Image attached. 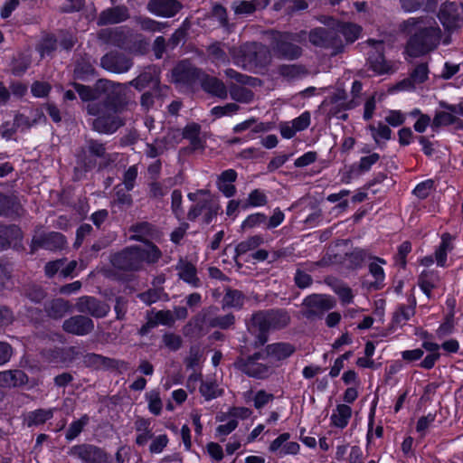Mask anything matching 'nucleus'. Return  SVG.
I'll return each instance as SVG.
<instances>
[{
	"instance_id": "obj_1",
	"label": "nucleus",
	"mask_w": 463,
	"mask_h": 463,
	"mask_svg": "<svg viewBox=\"0 0 463 463\" xmlns=\"http://www.w3.org/2000/svg\"><path fill=\"white\" fill-rule=\"evenodd\" d=\"M99 87L104 94L99 101L87 106L88 114L95 116L92 128L100 134H112L124 125L120 114L128 109L130 102L128 84L102 79Z\"/></svg>"
},
{
	"instance_id": "obj_2",
	"label": "nucleus",
	"mask_w": 463,
	"mask_h": 463,
	"mask_svg": "<svg viewBox=\"0 0 463 463\" xmlns=\"http://www.w3.org/2000/svg\"><path fill=\"white\" fill-rule=\"evenodd\" d=\"M162 252L152 242L146 246H130L114 254L111 258L112 265L125 271H137L142 269L143 263L153 264L158 261Z\"/></svg>"
},
{
	"instance_id": "obj_3",
	"label": "nucleus",
	"mask_w": 463,
	"mask_h": 463,
	"mask_svg": "<svg viewBox=\"0 0 463 463\" xmlns=\"http://www.w3.org/2000/svg\"><path fill=\"white\" fill-rule=\"evenodd\" d=\"M307 38L306 31L298 33L272 31L270 53L278 60L296 61L303 55L300 46Z\"/></svg>"
},
{
	"instance_id": "obj_4",
	"label": "nucleus",
	"mask_w": 463,
	"mask_h": 463,
	"mask_svg": "<svg viewBox=\"0 0 463 463\" xmlns=\"http://www.w3.org/2000/svg\"><path fill=\"white\" fill-rule=\"evenodd\" d=\"M98 37L104 43L111 44L135 55H144L148 43L140 34L125 27L106 28L99 32Z\"/></svg>"
},
{
	"instance_id": "obj_5",
	"label": "nucleus",
	"mask_w": 463,
	"mask_h": 463,
	"mask_svg": "<svg viewBox=\"0 0 463 463\" xmlns=\"http://www.w3.org/2000/svg\"><path fill=\"white\" fill-rule=\"evenodd\" d=\"M289 321L290 317L285 309H269L253 314L251 329L256 333L254 347H260L267 343L270 329L284 328Z\"/></svg>"
},
{
	"instance_id": "obj_6",
	"label": "nucleus",
	"mask_w": 463,
	"mask_h": 463,
	"mask_svg": "<svg viewBox=\"0 0 463 463\" xmlns=\"http://www.w3.org/2000/svg\"><path fill=\"white\" fill-rule=\"evenodd\" d=\"M424 24V28L414 33L408 41L406 52L411 57L424 55L432 50L434 45V28L430 21L426 22L423 17L410 18L404 22V27Z\"/></svg>"
},
{
	"instance_id": "obj_7",
	"label": "nucleus",
	"mask_w": 463,
	"mask_h": 463,
	"mask_svg": "<svg viewBox=\"0 0 463 463\" xmlns=\"http://www.w3.org/2000/svg\"><path fill=\"white\" fill-rule=\"evenodd\" d=\"M108 156L106 144L94 138H86L84 144L75 152L78 166L84 172L96 167L98 159Z\"/></svg>"
},
{
	"instance_id": "obj_8",
	"label": "nucleus",
	"mask_w": 463,
	"mask_h": 463,
	"mask_svg": "<svg viewBox=\"0 0 463 463\" xmlns=\"http://www.w3.org/2000/svg\"><path fill=\"white\" fill-rule=\"evenodd\" d=\"M270 50L260 43H246L242 44L235 57L237 64L243 68L248 66L263 67L271 61Z\"/></svg>"
},
{
	"instance_id": "obj_9",
	"label": "nucleus",
	"mask_w": 463,
	"mask_h": 463,
	"mask_svg": "<svg viewBox=\"0 0 463 463\" xmlns=\"http://www.w3.org/2000/svg\"><path fill=\"white\" fill-rule=\"evenodd\" d=\"M335 305V301L327 295L311 294L304 298L300 312L303 317L307 320L320 319Z\"/></svg>"
},
{
	"instance_id": "obj_10",
	"label": "nucleus",
	"mask_w": 463,
	"mask_h": 463,
	"mask_svg": "<svg viewBox=\"0 0 463 463\" xmlns=\"http://www.w3.org/2000/svg\"><path fill=\"white\" fill-rule=\"evenodd\" d=\"M265 359L263 352H257L246 358L238 357L234 362V366L249 377L266 379L271 374L272 370L270 365L259 362Z\"/></svg>"
},
{
	"instance_id": "obj_11",
	"label": "nucleus",
	"mask_w": 463,
	"mask_h": 463,
	"mask_svg": "<svg viewBox=\"0 0 463 463\" xmlns=\"http://www.w3.org/2000/svg\"><path fill=\"white\" fill-rule=\"evenodd\" d=\"M308 39L315 46L331 49L332 55L341 52L344 49V42L335 28H315L310 31Z\"/></svg>"
},
{
	"instance_id": "obj_12",
	"label": "nucleus",
	"mask_w": 463,
	"mask_h": 463,
	"mask_svg": "<svg viewBox=\"0 0 463 463\" xmlns=\"http://www.w3.org/2000/svg\"><path fill=\"white\" fill-rule=\"evenodd\" d=\"M68 454L81 463H109L111 456L102 448L90 443L72 446Z\"/></svg>"
},
{
	"instance_id": "obj_13",
	"label": "nucleus",
	"mask_w": 463,
	"mask_h": 463,
	"mask_svg": "<svg viewBox=\"0 0 463 463\" xmlns=\"http://www.w3.org/2000/svg\"><path fill=\"white\" fill-rule=\"evenodd\" d=\"M133 65V59L118 51H110L100 59V66L104 70L117 74L128 72Z\"/></svg>"
},
{
	"instance_id": "obj_14",
	"label": "nucleus",
	"mask_w": 463,
	"mask_h": 463,
	"mask_svg": "<svg viewBox=\"0 0 463 463\" xmlns=\"http://www.w3.org/2000/svg\"><path fill=\"white\" fill-rule=\"evenodd\" d=\"M75 308L81 314H88L96 318L105 317L110 310L109 304L91 296L79 298Z\"/></svg>"
},
{
	"instance_id": "obj_15",
	"label": "nucleus",
	"mask_w": 463,
	"mask_h": 463,
	"mask_svg": "<svg viewBox=\"0 0 463 463\" xmlns=\"http://www.w3.org/2000/svg\"><path fill=\"white\" fill-rule=\"evenodd\" d=\"M203 71L196 68L189 61H181L175 65L172 71V77L174 81L192 85L198 80H201L203 76Z\"/></svg>"
},
{
	"instance_id": "obj_16",
	"label": "nucleus",
	"mask_w": 463,
	"mask_h": 463,
	"mask_svg": "<svg viewBox=\"0 0 463 463\" xmlns=\"http://www.w3.org/2000/svg\"><path fill=\"white\" fill-rule=\"evenodd\" d=\"M367 43L372 47L368 52V62L370 68L378 74L388 73L391 66L384 58V43L383 41L369 39Z\"/></svg>"
},
{
	"instance_id": "obj_17",
	"label": "nucleus",
	"mask_w": 463,
	"mask_h": 463,
	"mask_svg": "<svg viewBox=\"0 0 463 463\" xmlns=\"http://www.w3.org/2000/svg\"><path fill=\"white\" fill-rule=\"evenodd\" d=\"M62 329L68 334L83 336L94 330V322L87 316L75 315L63 321Z\"/></svg>"
},
{
	"instance_id": "obj_18",
	"label": "nucleus",
	"mask_w": 463,
	"mask_h": 463,
	"mask_svg": "<svg viewBox=\"0 0 463 463\" xmlns=\"http://www.w3.org/2000/svg\"><path fill=\"white\" fill-rule=\"evenodd\" d=\"M182 7L178 0H149L146 5L151 14L162 17H173Z\"/></svg>"
},
{
	"instance_id": "obj_19",
	"label": "nucleus",
	"mask_w": 463,
	"mask_h": 463,
	"mask_svg": "<svg viewBox=\"0 0 463 463\" xmlns=\"http://www.w3.org/2000/svg\"><path fill=\"white\" fill-rule=\"evenodd\" d=\"M129 17L128 9L125 5H117L109 7L99 14L97 24L104 26L108 24H115L128 20Z\"/></svg>"
},
{
	"instance_id": "obj_20",
	"label": "nucleus",
	"mask_w": 463,
	"mask_h": 463,
	"mask_svg": "<svg viewBox=\"0 0 463 463\" xmlns=\"http://www.w3.org/2000/svg\"><path fill=\"white\" fill-rule=\"evenodd\" d=\"M66 243L64 235L60 232H52L43 235H41L33 240V247L43 248L48 250H61Z\"/></svg>"
},
{
	"instance_id": "obj_21",
	"label": "nucleus",
	"mask_w": 463,
	"mask_h": 463,
	"mask_svg": "<svg viewBox=\"0 0 463 463\" xmlns=\"http://www.w3.org/2000/svg\"><path fill=\"white\" fill-rule=\"evenodd\" d=\"M160 83L158 71L156 67L148 66L135 79L130 80L128 85L134 87L138 91L143 90L149 85L158 87Z\"/></svg>"
},
{
	"instance_id": "obj_22",
	"label": "nucleus",
	"mask_w": 463,
	"mask_h": 463,
	"mask_svg": "<svg viewBox=\"0 0 463 463\" xmlns=\"http://www.w3.org/2000/svg\"><path fill=\"white\" fill-rule=\"evenodd\" d=\"M438 17L443 26L449 30L455 28L460 19V12L456 3H445L441 5Z\"/></svg>"
},
{
	"instance_id": "obj_23",
	"label": "nucleus",
	"mask_w": 463,
	"mask_h": 463,
	"mask_svg": "<svg viewBox=\"0 0 463 463\" xmlns=\"http://www.w3.org/2000/svg\"><path fill=\"white\" fill-rule=\"evenodd\" d=\"M175 269L178 271L180 279L190 284L193 288L201 287L202 283L197 276V269L193 263L180 258L175 266Z\"/></svg>"
},
{
	"instance_id": "obj_24",
	"label": "nucleus",
	"mask_w": 463,
	"mask_h": 463,
	"mask_svg": "<svg viewBox=\"0 0 463 463\" xmlns=\"http://www.w3.org/2000/svg\"><path fill=\"white\" fill-rule=\"evenodd\" d=\"M203 90L212 96L225 99L228 97V90L225 84L216 77L209 76L203 73L201 79Z\"/></svg>"
},
{
	"instance_id": "obj_25",
	"label": "nucleus",
	"mask_w": 463,
	"mask_h": 463,
	"mask_svg": "<svg viewBox=\"0 0 463 463\" xmlns=\"http://www.w3.org/2000/svg\"><path fill=\"white\" fill-rule=\"evenodd\" d=\"M23 213L24 209L16 197L0 193V216L18 218Z\"/></svg>"
},
{
	"instance_id": "obj_26",
	"label": "nucleus",
	"mask_w": 463,
	"mask_h": 463,
	"mask_svg": "<svg viewBox=\"0 0 463 463\" xmlns=\"http://www.w3.org/2000/svg\"><path fill=\"white\" fill-rule=\"evenodd\" d=\"M82 363L86 367L100 370L115 368L118 361L95 353H88L82 355Z\"/></svg>"
},
{
	"instance_id": "obj_27",
	"label": "nucleus",
	"mask_w": 463,
	"mask_h": 463,
	"mask_svg": "<svg viewBox=\"0 0 463 463\" xmlns=\"http://www.w3.org/2000/svg\"><path fill=\"white\" fill-rule=\"evenodd\" d=\"M296 348L289 343H275L268 345L265 348V357H270L275 361H281L292 355Z\"/></svg>"
},
{
	"instance_id": "obj_28",
	"label": "nucleus",
	"mask_w": 463,
	"mask_h": 463,
	"mask_svg": "<svg viewBox=\"0 0 463 463\" xmlns=\"http://www.w3.org/2000/svg\"><path fill=\"white\" fill-rule=\"evenodd\" d=\"M278 74L288 81H294L308 75V70L303 64H280L277 68Z\"/></svg>"
},
{
	"instance_id": "obj_29",
	"label": "nucleus",
	"mask_w": 463,
	"mask_h": 463,
	"mask_svg": "<svg viewBox=\"0 0 463 463\" xmlns=\"http://www.w3.org/2000/svg\"><path fill=\"white\" fill-rule=\"evenodd\" d=\"M28 382L26 373L21 370H10L0 372L1 387L21 386Z\"/></svg>"
},
{
	"instance_id": "obj_30",
	"label": "nucleus",
	"mask_w": 463,
	"mask_h": 463,
	"mask_svg": "<svg viewBox=\"0 0 463 463\" xmlns=\"http://www.w3.org/2000/svg\"><path fill=\"white\" fill-rule=\"evenodd\" d=\"M454 237L449 233L441 235V241L439 249L436 250V265L439 267L448 266V253L454 249Z\"/></svg>"
},
{
	"instance_id": "obj_31",
	"label": "nucleus",
	"mask_w": 463,
	"mask_h": 463,
	"mask_svg": "<svg viewBox=\"0 0 463 463\" xmlns=\"http://www.w3.org/2000/svg\"><path fill=\"white\" fill-rule=\"evenodd\" d=\"M55 408L50 409H37L27 413L25 421L28 427L40 426L44 424L47 420L52 419Z\"/></svg>"
},
{
	"instance_id": "obj_32",
	"label": "nucleus",
	"mask_w": 463,
	"mask_h": 463,
	"mask_svg": "<svg viewBox=\"0 0 463 463\" xmlns=\"http://www.w3.org/2000/svg\"><path fill=\"white\" fill-rule=\"evenodd\" d=\"M69 301L63 298H55L45 305L44 310L47 316L53 319H60L69 311Z\"/></svg>"
},
{
	"instance_id": "obj_33",
	"label": "nucleus",
	"mask_w": 463,
	"mask_h": 463,
	"mask_svg": "<svg viewBox=\"0 0 463 463\" xmlns=\"http://www.w3.org/2000/svg\"><path fill=\"white\" fill-rule=\"evenodd\" d=\"M326 283L333 291L338 295L344 304H349L353 301L354 296L352 289L343 281L337 279H327Z\"/></svg>"
},
{
	"instance_id": "obj_34",
	"label": "nucleus",
	"mask_w": 463,
	"mask_h": 463,
	"mask_svg": "<svg viewBox=\"0 0 463 463\" xmlns=\"http://www.w3.org/2000/svg\"><path fill=\"white\" fill-rule=\"evenodd\" d=\"M245 300L246 297L241 291L227 288L222 298V307L241 309L243 307Z\"/></svg>"
},
{
	"instance_id": "obj_35",
	"label": "nucleus",
	"mask_w": 463,
	"mask_h": 463,
	"mask_svg": "<svg viewBox=\"0 0 463 463\" xmlns=\"http://www.w3.org/2000/svg\"><path fill=\"white\" fill-rule=\"evenodd\" d=\"M351 416V407L346 404H339L336 406L335 411L331 415V421L335 427L344 429L348 424Z\"/></svg>"
},
{
	"instance_id": "obj_36",
	"label": "nucleus",
	"mask_w": 463,
	"mask_h": 463,
	"mask_svg": "<svg viewBox=\"0 0 463 463\" xmlns=\"http://www.w3.org/2000/svg\"><path fill=\"white\" fill-rule=\"evenodd\" d=\"M335 29L338 32V34L341 37H345V42L349 43L358 39L361 33V27L351 23H337Z\"/></svg>"
},
{
	"instance_id": "obj_37",
	"label": "nucleus",
	"mask_w": 463,
	"mask_h": 463,
	"mask_svg": "<svg viewBox=\"0 0 463 463\" xmlns=\"http://www.w3.org/2000/svg\"><path fill=\"white\" fill-rule=\"evenodd\" d=\"M264 242V239L261 235H254L249 237L247 240L240 242L235 247L234 260L237 261L239 256L247 253L250 250L257 249L260 245Z\"/></svg>"
},
{
	"instance_id": "obj_38",
	"label": "nucleus",
	"mask_w": 463,
	"mask_h": 463,
	"mask_svg": "<svg viewBox=\"0 0 463 463\" xmlns=\"http://www.w3.org/2000/svg\"><path fill=\"white\" fill-rule=\"evenodd\" d=\"M231 98L240 103H250L254 99V93L251 90L236 84H232L229 88Z\"/></svg>"
},
{
	"instance_id": "obj_39",
	"label": "nucleus",
	"mask_w": 463,
	"mask_h": 463,
	"mask_svg": "<svg viewBox=\"0 0 463 463\" xmlns=\"http://www.w3.org/2000/svg\"><path fill=\"white\" fill-rule=\"evenodd\" d=\"M137 298L145 304L150 306L161 299H168V296L165 293L163 288H153L148 290L137 294Z\"/></svg>"
},
{
	"instance_id": "obj_40",
	"label": "nucleus",
	"mask_w": 463,
	"mask_h": 463,
	"mask_svg": "<svg viewBox=\"0 0 463 463\" xmlns=\"http://www.w3.org/2000/svg\"><path fill=\"white\" fill-rule=\"evenodd\" d=\"M450 111L451 112L443 111L436 113V127L454 124L456 129H463V121L453 114L455 109L451 107Z\"/></svg>"
},
{
	"instance_id": "obj_41",
	"label": "nucleus",
	"mask_w": 463,
	"mask_h": 463,
	"mask_svg": "<svg viewBox=\"0 0 463 463\" xmlns=\"http://www.w3.org/2000/svg\"><path fill=\"white\" fill-rule=\"evenodd\" d=\"M235 324V317L230 313L224 316H217L207 319V325L213 328H220L227 330L232 327Z\"/></svg>"
},
{
	"instance_id": "obj_42",
	"label": "nucleus",
	"mask_w": 463,
	"mask_h": 463,
	"mask_svg": "<svg viewBox=\"0 0 463 463\" xmlns=\"http://www.w3.org/2000/svg\"><path fill=\"white\" fill-rule=\"evenodd\" d=\"M89 422L90 417L87 414H84L79 420L72 421L66 431V439L71 441L76 439Z\"/></svg>"
},
{
	"instance_id": "obj_43",
	"label": "nucleus",
	"mask_w": 463,
	"mask_h": 463,
	"mask_svg": "<svg viewBox=\"0 0 463 463\" xmlns=\"http://www.w3.org/2000/svg\"><path fill=\"white\" fill-rule=\"evenodd\" d=\"M136 21L143 31L151 33L162 32L168 27L167 23L157 22L149 17L138 16Z\"/></svg>"
},
{
	"instance_id": "obj_44",
	"label": "nucleus",
	"mask_w": 463,
	"mask_h": 463,
	"mask_svg": "<svg viewBox=\"0 0 463 463\" xmlns=\"http://www.w3.org/2000/svg\"><path fill=\"white\" fill-rule=\"evenodd\" d=\"M23 295L32 302L38 304L46 298L44 289L36 284H28L23 288Z\"/></svg>"
},
{
	"instance_id": "obj_45",
	"label": "nucleus",
	"mask_w": 463,
	"mask_h": 463,
	"mask_svg": "<svg viewBox=\"0 0 463 463\" xmlns=\"http://www.w3.org/2000/svg\"><path fill=\"white\" fill-rule=\"evenodd\" d=\"M418 285L422 292L430 298L434 287V273L432 270H423L418 279Z\"/></svg>"
},
{
	"instance_id": "obj_46",
	"label": "nucleus",
	"mask_w": 463,
	"mask_h": 463,
	"mask_svg": "<svg viewBox=\"0 0 463 463\" xmlns=\"http://www.w3.org/2000/svg\"><path fill=\"white\" fill-rule=\"evenodd\" d=\"M414 314V307L401 305L392 317V326L404 325Z\"/></svg>"
},
{
	"instance_id": "obj_47",
	"label": "nucleus",
	"mask_w": 463,
	"mask_h": 463,
	"mask_svg": "<svg viewBox=\"0 0 463 463\" xmlns=\"http://www.w3.org/2000/svg\"><path fill=\"white\" fill-rule=\"evenodd\" d=\"M199 391L207 401L215 399L222 394V391L218 388V384L213 381L203 382Z\"/></svg>"
},
{
	"instance_id": "obj_48",
	"label": "nucleus",
	"mask_w": 463,
	"mask_h": 463,
	"mask_svg": "<svg viewBox=\"0 0 463 463\" xmlns=\"http://www.w3.org/2000/svg\"><path fill=\"white\" fill-rule=\"evenodd\" d=\"M42 357L48 363H65L63 356V347H52L43 349L41 352Z\"/></svg>"
},
{
	"instance_id": "obj_49",
	"label": "nucleus",
	"mask_w": 463,
	"mask_h": 463,
	"mask_svg": "<svg viewBox=\"0 0 463 463\" xmlns=\"http://www.w3.org/2000/svg\"><path fill=\"white\" fill-rule=\"evenodd\" d=\"M268 203L266 194L259 189L251 191L248 197V202L241 205L246 210L249 206H263Z\"/></svg>"
},
{
	"instance_id": "obj_50",
	"label": "nucleus",
	"mask_w": 463,
	"mask_h": 463,
	"mask_svg": "<svg viewBox=\"0 0 463 463\" xmlns=\"http://www.w3.org/2000/svg\"><path fill=\"white\" fill-rule=\"evenodd\" d=\"M57 47V40L53 35L44 36L39 43L37 50L42 56L52 54Z\"/></svg>"
},
{
	"instance_id": "obj_51",
	"label": "nucleus",
	"mask_w": 463,
	"mask_h": 463,
	"mask_svg": "<svg viewBox=\"0 0 463 463\" xmlns=\"http://www.w3.org/2000/svg\"><path fill=\"white\" fill-rule=\"evenodd\" d=\"M224 73L228 78L232 79V80H236L238 83H241L243 85L255 86L256 81H260V80L257 78H253V77L240 73L233 69H226Z\"/></svg>"
},
{
	"instance_id": "obj_52",
	"label": "nucleus",
	"mask_w": 463,
	"mask_h": 463,
	"mask_svg": "<svg viewBox=\"0 0 463 463\" xmlns=\"http://www.w3.org/2000/svg\"><path fill=\"white\" fill-rule=\"evenodd\" d=\"M267 216L261 213L250 214L242 222L241 228L243 230L252 229L258 226L264 225L266 227Z\"/></svg>"
},
{
	"instance_id": "obj_53",
	"label": "nucleus",
	"mask_w": 463,
	"mask_h": 463,
	"mask_svg": "<svg viewBox=\"0 0 463 463\" xmlns=\"http://www.w3.org/2000/svg\"><path fill=\"white\" fill-rule=\"evenodd\" d=\"M366 251L363 249H354L351 253L346 254V260L349 263V267L352 269H357L362 266L363 262L366 258Z\"/></svg>"
},
{
	"instance_id": "obj_54",
	"label": "nucleus",
	"mask_w": 463,
	"mask_h": 463,
	"mask_svg": "<svg viewBox=\"0 0 463 463\" xmlns=\"http://www.w3.org/2000/svg\"><path fill=\"white\" fill-rule=\"evenodd\" d=\"M148 401V409L151 413L159 415L162 411V401L159 396V392L153 390L146 394Z\"/></svg>"
},
{
	"instance_id": "obj_55",
	"label": "nucleus",
	"mask_w": 463,
	"mask_h": 463,
	"mask_svg": "<svg viewBox=\"0 0 463 463\" xmlns=\"http://www.w3.org/2000/svg\"><path fill=\"white\" fill-rule=\"evenodd\" d=\"M454 330V313L449 311L446 317L445 321L439 326L438 330L436 331L439 338L445 337L450 335Z\"/></svg>"
},
{
	"instance_id": "obj_56",
	"label": "nucleus",
	"mask_w": 463,
	"mask_h": 463,
	"mask_svg": "<svg viewBox=\"0 0 463 463\" xmlns=\"http://www.w3.org/2000/svg\"><path fill=\"white\" fill-rule=\"evenodd\" d=\"M240 109V106L236 103H227L224 106L213 107L211 110L212 115L216 118H222L223 116H231L235 114Z\"/></svg>"
},
{
	"instance_id": "obj_57",
	"label": "nucleus",
	"mask_w": 463,
	"mask_h": 463,
	"mask_svg": "<svg viewBox=\"0 0 463 463\" xmlns=\"http://www.w3.org/2000/svg\"><path fill=\"white\" fill-rule=\"evenodd\" d=\"M433 190L434 181L432 179H428L420 183L413 190V194L420 199H425Z\"/></svg>"
},
{
	"instance_id": "obj_58",
	"label": "nucleus",
	"mask_w": 463,
	"mask_h": 463,
	"mask_svg": "<svg viewBox=\"0 0 463 463\" xmlns=\"http://www.w3.org/2000/svg\"><path fill=\"white\" fill-rule=\"evenodd\" d=\"M73 87L82 100L90 101L96 99V90L91 89L90 86L74 82Z\"/></svg>"
},
{
	"instance_id": "obj_59",
	"label": "nucleus",
	"mask_w": 463,
	"mask_h": 463,
	"mask_svg": "<svg viewBox=\"0 0 463 463\" xmlns=\"http://www.w3.org/2000/svg\"><path fill=\"white\" fill-rule=\"evenodd\" d=\"M137 177V165L129 166L124 173L123 184H124L125 189L128 192L133 190V188L135 187V182H136Z\"/></svg>"
},
{
	"instance_id": "obj_60",
	"label": "nucleus",
	"mask_w": 463,
	"mask_h": 463,
	"mask_svg": "<svg viewBox=\"0 0 463 463\" xmlns=\"http://www.w3.org/2000/svg\"><path fill=\"white\" fill-rule=\"evenodd\" d=\"M130 230L137 233L136 235H133L131 239L141 241H143V236L149 234L153 229L150 223L143 222L133 225Z\"/></svg>"
},
{
	"instance_id": "obj_61",
	"label": "nucleus",
	"mask_w": 463,
	"mask_h": 463,
	"mask_svg": "<svg viewBox=\"0 0 463 463\" xmlns=\"http://www.w3.org/2000/svg\"><path fill=\"white\" fill-rule=\"evenodd\" d=\"M171 208L174 214L181 219L184 215V209L182 207V193L180 190H174L171 195Z\"/></svg>"
},
{
	"instance_id": "obj_62",
	"label": "nucleus",
	"mask_w": 463,
	"mask_h": 463,
	"mask_svg": "<svg viewBox=\"0 0 463 463\" xmlns=\"http://www.w3.org/2000/svg\"><path fill=\"white\" fill-rule=\"evenodd\" d=\"M428 73V65L426 63H420L412 70L410 76L416 84H419L427 80Z\"/></svg>"
},
{
	"instance_id": "obj_63",
	"label": "nucleus",
	"mask_w": 463,
	"mask_h": 463,
	"mask_svg": "<svg viewBox=\"0 0 463 463\" xmlns=\"http://www.w3.org/2000/svg\"><path fill=\"white\" fill-rule=\"evenodd\" d=\"M167 194L165 186L156 182V180H153L148 185V197L152 199H162Z\"/></svg>"
},
{
	"instance_id": "obj_64",
	"label": "nucleus",
	"mask_w": 463,
	"mask_h": 463,
	"mask_svg": "<svg viewBox=\"0 0 463 463\" xmlns=\"http://www.w3.org/2000/svg\"><path fill=\"white\" fill-rule=\"evenodd\" d=\"M182 338L178 335L166 333L163 335V343L172 351H177L182 346Z\"/></svg>"
}]
</instances>
